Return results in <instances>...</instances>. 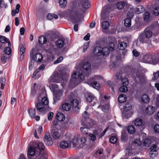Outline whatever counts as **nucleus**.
<instances>
[{"label":"nucleus","instance_id":"f257e3e1","mask_svg":"<svg viewBox=\"0 0 159 159\" xmlns=\"http://www.w3.org/2000/svg\"><path fill=\"white\" fill-rule=\"evenodd\" d=\"M82 10L78 4L76 2H72L70 4L69 9V13L66 17L74 23L81 22L83 19L82 16Z\"/></svg>","mask_w":159,"mask_h":159},{"label":"nucleus","instance_id":"f03ea898","mask_svg":"<svg viewBox=\"0 0 159 159\" xmlns=\"http://www.w3.org/2000/svg\"><path fill=\"white\" fill-rule=\"evenodd\" d=\"M73 73L71 75L72 78L70 80L69 84V86L71 88L77 86L80 82V80H83L86 76H88L87 74L85 75L83 74L82 70H80L77 72L74 71Z\"/></svg>","mask_w":159,"mask_h":159},{"label":"nucleus","instance_id":"7ed1b4c3","mask_svg":"<svg viewBox=\"0 0 159 159\" xmlns=\"http://www.w3.org/2000/svg\"><path fill=\"white\" fill-rule=\"evenodd\" d=\"M110 50L107 47H104L102 48L98 46L95 48L94 51V53L97 56L100 55L102 54L103 56L108 55Z\"/></svg>","mask_w":159,"mask_h":159},{"label":"nucleus","instance_id":"20e7f679","mask_svg":"<svg viewBox=\"0 0 159 159\" xmlns=\"http://www.w3.org/2000/svg\"><path fill=\"white\" fill-rule=\"evenodd\" d=\"M41 100L42 102L45 105H48L49 102L46 97V91L45 89L42 90L38 97L37 101L39 102Z\"/></svg>","mask_w":159,"mask_h":159},{"label":"nucleus","instance_id":"39448f33","mask_svg":"<svg viewBox=\"0 0 159 159\" xmlns=\"http://www.w3.org/2000/svg\"><path fill=\"white\" fill-rule=\"evenodd\" d=\"M33 50H34L33 48L32 49V52L30 53V57L36 62H41L43 58L42 55L40 53H37L34 55Z\"/></svg>","mask_w":159,"mask_h":159},{"label":"nucleus","instance_id":"423d86ee","mask_svg":"<svg viewBox=\"0 0 159 159\" xmlns=\"http://www.w3.org/2000/svg\"><path fill=\"white\" fill-rule=\"evenodd\" d=\"M82 125L84 127H82L80 128V130L81 133L84 135H87L88 134L89 128L91 126L88 124H86L82 120L81 122Z\"/></svg>","mask_w":159,"mask_h":159},{"label":"nucleus","instance_id":"0eeeda50","mask_svg":"<svg viewBox=\"0 0 159 159\" xmlns=\"http://www.w3.org/2000/svg\"><path fill=\"white\" fill-rule=\"evenodd\" d=\"M44 141L47 146L51 145L52 144L53 142L49 133L47 132L45 133L44 136Z\"/></svg>","mask_w":159,"mask_h":159},{"label":"nucleus","instance_id":"6e6552de","mask_svg":"<svg viewBox=\"0 0 159 159\" xmlns=\"http://www.w3.org/2000/svg\"><path fill=\"white\" fill-rule=\"evenodd\" d=\"M51 134L52 137L55 139H59L61 137V133H59L58 130L53 129L51 130Z\"/></svg>","mask_w":159,"mask_h":159},{"label":"nucleus","instance_id":"1a4fd4ad","mask_svg":"<svg viewBox=\"0 0 159 159\" xmlns=\"http://www.w3.org/2000/svg\"><path fill=\"white\" fill-rule=\"evenodd\" d=\"M79 101L76 99L72 100L70 102V104L72 107H74V110L77 113L79 111V108L78 107L79 104Z\"/></svg>","mask_w":159,"mask_h":159},{"label":"nucleus","instance_id":"9d476101","mask_svg":"<svg viewBox=\"0 0 159 159\" xmlns=\"http://www.w3.org/2000/svg\"><path fill=\"white\" fill-rule=\"evenodd\" d=\"M63 92L62 90L56 91L54 95L53 100L54 103H55L60 99Z\"/></svg>","mask_w":159,"mask_h":159},{"label":"nucleus","instance_id":"9b49d317","mask_svg":"<svg viewBox=\"0 0 159 159\" xmlns=\"http://www.w3.org/2000/svg\"><path fill=\"white\" fill-rule=\"evenodd\" d=\"M28 159H34V156L35 152V149L32 147H30L28 150Z\"/></svg>","mask_w":159,"mask_h":159},{"label":"nucleus","instance_id":"f8f14e48","mask_svg":"<svg viewBox=\"0 0 159 159\" xmlns=\"http://www.w3.org/2000/svg\"><path fill=\"white\" fill-rule=\"evenodd\" d=\"M155 110V108L152 105H149L146 108L145 112L148 115L152 114Z\"/></svg>","mask_w":159,"mask_h":159},{"label":"nucleus","instance_id":"ddd939ff","mask_svg":"<svg viewBox=\"0 0 159 159\" xmlns=\"http://www.w3.org/2000/svg\"><path fill=\"white\" fill-rule=\"evenodd\" d=\"M152 56L150 54L144 55L142 58V61L144 63L151 62Z\"/></svg>","mask_w":159,"mask_h":159},{"label":"nucleus","instance_id":"4468645a","mask_svg":"<svg viewBox=\"0 0 159 159\" xmlns=\"http://www.w3.org/2000/svg\"><path fill=\"white\" fill-rule=\"evenodd\" d=\"M139 39V41L143 43H147L149 42V39L143 33L140 34Z\"/></svg>","mask_w":159,"mask_h":159},{"label":"nucleus","instance_id":"2eb2a0df","mask_svg":"<svg viewBox=\"0 0 159 159\" xmlns=\"http://www.w3.org/2000/svg\"><path fill=\"white\" fill-rule=\"evenodd\" d=\"M124 111L123 112V115L124 116L125 115H126L125 112H127L128 111H130L132 108V106L130 103L129 102H127L125 104V105L124 106Z\"/></svg>","mask_w":159,"mask_h":159},{"label":"nucleus","instance_id":"dca6fc26","mask_svg":"<svg viewBox=\"0 0 159 159\" xmlns=\"http://www.w3.org/2000/svg\"><path fill=\"white\" fill-rule=\"evenodd\" d=\"M56 46L59 48H62L65 45V43L63 39H58L56 42Z\"/></svg>","mask_w":159,"mask_h":159},{"label":"nucleus","instance_id":"f3484780","mask_svg":"<svg viewBox=\"0 0 159 159\" xmlns=\"http://www.w3.org/2000/svg\"><path fill=\"white\" fill-rule=\"evenodd\" d=\"M127 3L126 1H120L118 2L116 4L117 8L121 10L123 9L124 7L127 5Z\"/></svg>","mask_w":159,"mask_h":159},{"label":"nucleus","instance_id":"a211bd4d","mask_svg":"<svg viewBox=\"0 0 159 159\" xmlns=\"http://www.w3.org/2000/svg\"><path fill=\"white\" fill-rule=\"evenodd\" d=\"M71 143H69L66 141H64L60 142V147L63 149L66 148L69 146H70Z\"/></svg>","mask_w":159,"mask_h":159},{"label":"nucleus","instance_id":"6ab92c4d","mask_svg":"<svg viewBox=\"0 0 159 159\" xmlns=\"http://www.w3.org/2000/svg\"><path fill=\"white\" fill-rule=\"evenodd\" d=\"M28 111L30 116L31 118H34L35 116V110L34 108H31L28 109Z\"/></svg>","mask_w":159,"mask_h":159},{"label":"nucleus","instance_id":"aec40b11","mask_svg":"<svg viewBox=\"0 0 159 159\" xmlns=\"http://www.w3.org/2000/svg\"><path fill=\"white\" fill-rule=\"evenodd\" d=\"M34 146L40 150H43L45 146L42 142H37L35 143Z\"/></svg>","mask_w":159,"mask_h":159},{"label":"nucleus","instance_id":"412c9836","mask_svg":"<svg viewBox=\"0 0 159 159\" xmlns=\"http://www.w3.org/2000/svg\"><path fill=\"white\" fill-rule=\"evenodd\" d=\"M144 8L143 7V6L141 5L138 6L134 10L136 13L137 14L142 13L144 11Z\"/></svg>","mask_w":159,"mask_h":159},{"label":"nucleus","instance_id":"4be33fe9","mask_svg":"<svg viewBox=\"0 0 159 159\" xmlns=\"http://www.w3.org/2000/svg\"><path fill=\"white\" fill-rule=\"evenodd\" d=\"M44 105H45L41 102H39L36 104V107L37 110L39 111H42L44 110Z\"/></svg>","mask_w":159,"mask_h":159},{"label":"nucleus","instance_id":"5701e85b","mask_svg":"<svg viewBox=\"0 0 159 159\" xmlns=\"http://www.w3.org/2000/svg\"><path fill=\"white\" fill-rule=\"evenodd\" d=\"M143 33L148 39L151 38L152 35V31L148 29L145 30L143 32Z\"/></svg>","mask_w":159,"mask_h":159},{"label":"nucleus","instance_id":"b1692460","mask_svg":"<svg viewBox=\"0 0 159 159\" xmlns=\"http://www.w3.org/2000/svg\"><path fill=\"white\" fill-rule=\"evenodd\" d=\"M25 51V45L22 44L20 46V58L23 59L24 53Z\"/></svg>","mask_w":159,"mask_h":159},{"label":"nucleus","instance_id":"393cba45","mask_svg":"<svg viewBox=\"0 0 159 159\" xmlns=\"http://www.w3.org/2000/svg\"><path fill=\"white\" fill-rule=\"evenodd\" d=\"M141 98L142 102L145 103H148L150 100L148 96L145 94L141 96Z\"/></svg>","mask_w":159,"mask_h":159},{"label":"nucleus","instance_id":"a878e982","mask_svg":"<svg viewBox=\"0 0 159 159\" xmlns=\"http://www.w3.org/2000/svg\"><path fill=\"white\" fill-rule=\"evenodd\" d=\"M56 118L59 121H63L65 119V115L63 113H58L57 114Z\"/></svg>","mask_w":159,"mask_h":159},{"label":"nucleus","instance_id":"bb28decb","mask_svg":"<svg viewBox=\"0 0 159 159\" xmlns=\"http://www.w3.org/2000/svg\"><path fill=\"white\" fill-rule=\"evenodd\" d=\"M127 45L126 43L122 42L119 43L118 46V48L121 50L124 49L127 47Z\"/></svg>","mask_w":159,"mask_h":159},{"label":"nucleus","instance_id":"cd10ccee","mask_svg":"<svg viewBox=\"0 0 159 159\" xmlns=\"http://www.w3.org/2000/svg\"><path fill=\"white\" fill-rule=\"evenodd\" d=\"M127 98L125 95L123 94H120L118 98V101L120 103H122L126 101Z\"/></svg>","mask_w":159,"mask_h":159},{"label":"nucleus","instance_id":"c85d7f7f","mask_svg":"<svg viewBox=\"0 0 159 159\" xmlns=\"http://www.w3.org/2000/svg\"><path fill=\"white\" fill-rule=\"evenodd\" d=\"M38 41L40 44H43L47 42V39L45 36H42L39 37Z\"/></svg>","mask_w":159,"mask_h":159},{"label":"nucleus","instance_id":"c756f323","mask_svg":"<svg viewBox=\"0 0 159 159\" xmlns=\"http://www.w3.org/2000/svg\"><path fill=\"white\" fill-rule=\"evenodd\" d=\"M151 62L154 64H157L159 62V56L158 55L157 56H152V59Z\"/></svg>","mask_w":159,"mask_h":159},{"label":"nucleus","instance_id":"7c9ffc66","mask_svg":"<svg viewBox=\"0 0 159 159\" xmlns=\"http://www.w3.org/2000/svg\"><path fill=\"white\" fill-rule=\"evenodd\" d=\"M143 123L142 120L140 118H138L134 121V124L136 126H140L142 125Z\"/></svg>","mask_w":159,"mask_h":159},{"label":"nucleus","instance_id":"2f4dec72","mask_svg":"<svg viewBox=\"0 0 159 159\" xmlns=\"http://www.w3.org/2000/svg\"><path fill=\"white\" fill-rule=\"evenodd\" d=\"M109 22L107 21H104L102 23V27L103 29L107 30L109 26Z\"/></svg>","mask_w":159,"mask_h":159},{"label":"nucleus","instance_id":"473e14b6","mask_svg":"<svg viewBox=\"0 0 159 159\" xmlns=\"http://www.w3.org/2000/svg\"><path fill=\"white\" fill-rule=\"evenodd\" d=\"M91 67V63L88 62L84 63L83 66V68L86 70H90Z\"/></svg>","mask_w":159,"mask_h":159},{"label":"nucleus","instance_id":"72a5a7b5","mask_svg":"<svg viewBox=\"0 0 159 159\" xmlns=\"http://www.w3.org/2000/svg\"><path fill=\"white\" fill-rule=\"evenodd\" d=\"M59 5L61 7L65 8L67 6V1L66 0H59Z\"/></svg>","mask_w":159,"mask_h":159},{"label":"nucleus","instance_id":"f704fd0d","mask_svg":"<svg viewBox=\"0 0 159 159\" xmlns=\"http://www.w3.org/2000/svg\"><path fill=\"white\" fill-rule=\"evenodd\" d=\"M95 97L94 95L91 93H89L88 94V96L87 98V100L89 102H91L94 100Z\"/></svg>","mask_w":159,"mask_h":159},{"label":"nucleus","instance_id":"c9c22d12","mask_svg":"<svg viewBox=\"0 0 159 159\" xmlns=\"http://www.w3.org/2000/svg\"><path fill=\"white\" fill-rule=\"evenodd\" d=\"M128 132L130 134H133L135 132V128L133 125H130L127 128Z\"/></svg>","mask_w":159,"mask_h":159},{"label":"nucleus","instance_id":"e433bc0d","mask_svg":"<svg viewBox=\"0 0 159 159\" xmlns=\"http://www.w3.org/2000/svg\"><path fill=\"white\" fill-rule=\"evenodd\" d=\"M124 25L126 27H129L131 25V19L130 18H127L125 20Z\"/></svg>","mask_w":159,"mask_h":159},{"label":"nucleus","instance_id":"4c0bfd02","mask_svg":"<svg viewBox=\"0 0 159 159\" xmlns=\"http://www.w3.org/2000/svg\"><path fill=\"white\" fill-rule=\"evenodd\" d=\"M47 18L49 20H51L53 18L57 19L58 18V16L54 14H48L47 16Z\"/></svg>","mask_w":159,"mask_h":159},{"label":"nucleus","instance_id":"58836bf2","mask_svg":"<svg viewBox=\"0 0 159 159\" xmlns=\"http://www.w3.org/2000/svg\"><path fill=\"white\" fill-rule=\"evenodd\" d=\"M62 108L64 111H68L70 108V105L69 103H65L62 105Z\"/></svg>","mask_w":159,"mask_h":159},{"label":"nucleus","instance_id":"ea45409f","mask_svg":"<svg viewBox=\"0 0 159 159\" xmlns=\"http://www.w3.org/2000/svg\"><path fill=\"white\" fill-rule=\"evenodd\" d=\"M150 14L148 12H146L143 15V18L146 22H149L150 20Z\"/></svg>","mask_w":159,"mask_h":159},{"label":"nucleus","instance_id":"a19ab883","mask_svg":"<svg viewBox=\"0 0 159 159\" xmlns=\"http://www.w3.org/2000/svg\"><path fill=\"white\" fill-rule=\"evenodd\" d=\"M158 154V152L157 151H150L149 155L150 157L152 158H154L156 157Z\"/></svg>","mask_w":159,"mask_h":159},{"label":"nucleus","instance_id":"79ce46f5","mask_svg":"<svg viewBox=\"0 0 159 159\" xmlns=\"http://www.w3.org/2000/svg\"><path fill=\"white\" fill-rule=\"evenodd\" d=\"M128 138L127 133H124L122 134L121 137V139L122 141H126L128 140Z\"/></svg>","mask_w":159,"mask_h":159},{"label":"nucleus","instance_id":"37998d69","mask_svg":"<svg viewBox=\"0 0 159 159\" xmlns=\"http://www.w3.org/2000/svg\"><path fill=\"white\" fill-rule=\"evenodd\" d=\"M87 140L86 139V138L84 137H81L80 140V142L81 143V144L80 145L79 147L80 148H82L84 146V145L86 144V142Z\"/></svg>","mask_w":159,"mask_h":159},{"label":"nucleus","instance_id":"c03bdc74","mask_svg":"<svg viewBox=\"0 0 159 159\" xmlns=\"http://www.w3.org/2000/svg\"><path fill=\"white\" fill-rule=\"evenodd\" d=\"M82 5L84 8L87 9L89 7L90 5L88 0H84L82 3Z\"/></svg>","mask_w":159,"mask_h":159},{"label":"nucleus","instance_id":"a18cd8bd","mask_svg":"<svg viewBox=\"0 0 159 159\" xmlns=\"http://www.w3.org/2000/svg\"><path fill=\"white\" fill-rule=\"evenodd\" d=\"M8 39L4 36H0V42L2 43H7L8 42Z\"/></svg>","mask_w":159,"mask_h":159},{"label":"nucleus","instance_id":"49530a36","mask_svg":"<svg viewBox=\"0 0 159 159\" xmlns=\"http://www.w3.org/2000/svg\"><path fill=\"white\" fill-rule=\"evenodd\" d=\"M92 86L96 89H98L100 87V84L97 82H93L92 83Z\"/></svg>","mask_w":159,"mask_h":159},{"label":"nucleus","instance_id":"de8ad7c7","mask_svg":"<svg viewBox=\"0 0 159 159\" xmlns=\"http://www.w3.org/2000/svg\"><path fill=\"white\" fill-rule=\"evenodd\" d=\"M151 140L148 139H145L144 141V144L146 147H148L151 144Z\"/></svg>","mask_w":159,"mask_h":159},{"label":"nucleus","instance_id":"09e8293b","mask_svg":"<svg viewBox=\"0 0 159 159\" xmlns=\"http://www.w3.org/2000/svg\"><path fill=\"white\" fill-rule=\"evenodd\" d=\"M158 149V148L157 145L156 144H153L152 145L150 148V151H157Z\"/></svg>","mask_w":159,"mask_h":159},{"label":"nucleus","instance_id":"8fccbe9b","mask_svg":"<svg viewBox=\"0 0 159 159\" xmlns=\"http://www.w3.org/2000/svg\"><path fill=\"white\" fill-rule=\"evenodd\" d=\"M4 53L6 55H10L11 52V49L10 47H6L4 50Z\"/></svg>","mask_w":159,"mask_h":159},{"label":"nucleus","instance_id":"3c124183","mask_svg":"<svg viewBox=\"0 0 159 159\" xmlns=\"http://www.w3.org/2000/svg\"><path fill=\"white\" fill-rule=\"evenodd\" d=\"M153 14L155 16H158L159 15V8L158 7H155L154 8L153 10Z\"/></svg>","mask_w":159,"mask_h":159},{"label":"nucleus","instance_id":"603ef678","mask_svg":"<svg viewBox=\"0 0 159 159\" xmlns=\"http://www.w3.org/2000/svg\"><path fill=\"white\" fill-rule=\"evenodd\" d=\"M117 141V139L115 136H111L110 139V142L112 143H116Z\"/></svg>","mask_w":159,"mask_h":159},{"label":"nucleus","instance_id":"864d4df0","mask_svg":"<svg viewBox=\"0 0 159 159\" xmlns=\"http://www.w3.org/2000/svg\"><path fill=\"white\" fill-rule=\"evenodd\" d=\"M128 89L127 87L125 85H123L119 88L120 91L123 92H126L128 91Z\"/></svg>","mask_w":159,"mask_h":159},{"label":"nucleus","instance_id":"5fc2aeb1","mask_svg":"<svg viewBox=\"0 0 159 159\" xmlns=\"http://www.w3.org/2000/svg\"><path fill=\"white\" fill-rule=\"evenodd\" d=\"M102 129H99L94 131L93 133L94 134L98 137L99 138V136L101 135V134L102 133Z\"/></svg>","mask_w":159,"mask_h":159},{"label":"nucleus","instance_id":"6e6d98bb","mask_svg":"<svg viewBox=\"0 0 159 159\" xmlns=\"http://www.w3.org/2000/svg\"><path fill=\"white\" fill-rule=\"evenodd\" d=\"M154 77L152 78L153 80H155L159 78V71H157L156 72H154L153 73Z\"/></svg>","mask_w":159,"mask_h":159},{"label":"nucleus","instance_id":"4d7b16f0","mask_svg":"<svg viewBox=\"0 0 159 159\" xmlns=\"http://www.w3.org/2000/svg\"><path fill=\"white\" fill-rule=\"evenodd\" d=\"M78 142L76 138H74L73 139V147L75 148H78L79 147L77 146Z\"/></svg>","mask_w":159,"mask_h":159},{"label":"nucleus","instance_id":"13d9d810","mask_svg":"<svg viewBox=\"0 0 159 159\" xmlns=\"http://www.w3.org/2000/svg\"><path fill=\"white\" fill-rule=\"evenodd\" d=\"M89 42H87L85 43L83 46V51L84 52H85L87 50V49L89 47Z\"/></svg>","mask_w":159,"mask_h":159},{"label":"nucleus","instance_id":"bf43d9fd","mask_svg":"<svg viewBox=\"0 0 159 159\" xmlns=\"http://www.w3.org/2000/svg\"><path fill=\"white\" fill-rule=\"evenodd\" d=\"M89 136L90 139L92 141H94L95 140L96 137L95 135L92 134H90L89 135Z\"/></svg>","mask_w":159,"mask_h":159},{"label":"nucleus","instance_id":"052dcab7","mask_svg":"<svg viewBox=\"0 0 159 159\" xmlns=\"http://www.w3.org/2000/svg\"><path fill=\"white\" fill-rule=\"evenodd\" d=\"M132 53L133 55L135 57H138L140 54V53L135 49L133 50Z\"/></svg>","mask_w":159,"mask_h":159},{"label":"nucleus","instance_id":"680f3d73","mask_svg":"<svg viewBox=\"0 0 159 159\" xmlns=\"http://www.w3.org/2000/svg\"><path fill=\"white\" fill-rule=\"evenodd\" d=\"M53 113L52 112H49L48 114V118L49 120H52L53 117Z\"/></svg>","mask_w":159,"mask_h":159},{"label":"nucleus","instance_id":"e2e57ef3","mask_svg":"<svg viewBox=\"0 0 159 159\" xmlns=\"http://www.w3.org/2000/svg\"><path fill=\"white\" fill-rule=\"evenodd\" d=\"M7 58V57L6 54L3 55L1 57V60L3 62H5Z\"/></svg>","mask_w":159,"mask_h":159},{"label":"nucleus","instance_id":"0e129e2a","mask_svg":"<svg viewBox=\"0 0 159 159\" xmlns=\"http://www.w3.org/2000/svg\"><path fill=\"white\" fill-rule=\"evenodd\" d=\"M120 80L121 83L124 84L126 85L128 83V81L126 78H122Z\"/></svg>","mask_w":159,"mask_h":159},{"label":"nucleus","instance_id":"69168bd1","mask_svg":"<svg viewBox=\"0 0 159 159\" xmlns=\"http://www.w3.org/2000/svg\"><path fill=\"white\" fill-rule=\"evenodd\" d=\"M63 59V57H60L56 61H54V64H56L59 63L62 61Z\"/></svg>","mask_w":159,"mask_h":159},{"label":"nucleus","instance_id":"338daca9","mask_svg":"<svg viewBox=\"0 0 159 159\" xmlns=\"http://www.w3.org/2000/svg\"><path fill=\"white\" fill-rule=\"evenodd\" d=\"M109 49L110 51L114 49V43L111 42L109 43Z\"/></svg>","mask_w":159,"mask_h":159},{"label":"nucleus","instance_id":"774afa93","mask_svg":"<svg viewBox=\"0 0 159 159\" xmlns=\"http://www.w3.org/2000/svg\"><path fill=\"white\" fill-rule=\"evenodd\" d=\"M154 131L156 132H159V125L158 124L156 125L154 128Z\"/></svg>","mask_w":159,"mask_h":159}]
</instances>
